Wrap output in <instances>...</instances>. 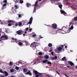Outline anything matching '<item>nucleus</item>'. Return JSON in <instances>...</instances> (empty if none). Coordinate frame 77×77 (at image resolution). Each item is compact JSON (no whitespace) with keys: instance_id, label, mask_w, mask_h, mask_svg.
<instances>
[{"instance_id":"72a5a7b5","label":"nucleus","mask_w":77,"mask_h":77,"mask_svg":"<svg viewBox=\"0 0 77 77\" xmlns=\"http://www.w3.org/2000/svg\"><path fill=\"white\" fill-rule=\"evenodd\" d=\"M12 25V23H9L8 24V26H11Z\"/></svg>"},{"instance_id":"f3484780","label":"nucleus","mask_w":77,"mask_h":77,"mask_svg":"<svg viewBox=\"0 0 77 77\" xmlns=\"http://www.w3.org/2000/svg\"><path fill=\"white\" fill-rule=\"evenodd\" d=\"M68 62L70 64L71 66H73V65H74V63L71 61H69Z\"/></svg>"},{"instance_id":"de8ad7c7","label":"nucleus","mask_w":77,"mask_h":77,"mask_svg":"<svg viewBox=\"0 0 77 77\" xmlns=\"http://www.w3.org/2000/svg\"><path fill=\"white\" fill-rule=\"evenodd\" d=\"M57 58V57L56 56H55V58H54V59H56Z\"/></svg>"},{"instance_id":"79ce46f5","label":"nucleus","mask_w":77,"mask_h":77,"mask_svg":"<svg viewBox=\"0 0 77 77\" xmlns=\"http://www.w3.org/2000/svg\"><path fill=\"white\" fill-rule=\"evenodd\" d=\"M51 51H53V49H51L50 50H49V52H51Z\"/></svg>"},{"instance_id":"bf43d9fd","label":"nucleus","mask_w":77,"mask_h":77,"mask_svg":"<svg viewBox=\"0 0 77 77\" xmlns=\"http://www.w3.org/2000/svg\"><path fill=\"white\" fill-rule=\"evenodd\" d=\"M57 72L58 74H59V72H58V71H57Z\"/></svg>"},{"instance_id":"ea45409f","label":"nucleus","mask_w":77,"mask_h":77,"mask_svg":"<svg viewBox=\"0 0 77 77\" xmlns=\"http://www.w3.org/2000/svg\"><path fill=\"white\" fill-rule=\"evenodd\" d=\"M62 29H58V30H57V32H59V31H60V30H61Z\"/></svg>"},{"instance_id":"69168bd1","label":"nucleus","mask_w":77,"mask_h":77,"mask_svg":"<svg viewBox=\"0 0 77 77\" xmlns=\"http://www.w3.org/2000/svg\"><path fill=\"white\" fill-rule=\"evenodd\" d=\"M1 24H3V23L1 22Z\"/></svg>"},{"instance_id":"c756f323","label":"nucleus","mask_w":77,"mask_h":77,"mask_svg":"<svg viewBox=\"0 0 77 77\" xmlns=\"http://www.w3.org/2000/svg\"><path fill=\"white\" fill-rule=\"evenodd\" d=\"M48 46L50 47H51L52 46V44L51 43H49L48 45Z\"/></svg>"},{"instance_id":"8fccbe9b","label":"nucleus","mask_w":77,"mask_h":77,"mask_svg":"<svg viewBox=\"0 0 77 77\" xmlns=\"http://www.w3.org/2000/svg\"><path fill=\"white\" fill-rule=\"evenodd\" d=\"M22 63H25L26 62L24 61H22Z\"/></svg>"},{"instance_id":"c85d7f7f","label":"nucleus","mask_w":77,"mask_h":77,"mask_svg":"<svg viewBox=\"0 0 77 77\" xmlns=\"http://www.w3.org/2000/svg\"><path fill=\"white\" fill-rule=\"evenodd\" d=\"M59 7L60 8V9H62V5L60 4L59 5Z\"/></svg>"},{"instance_id":"dca6fc26","label":"nucleus","mask_w":77,"mask_h":77,"mask_svg":"<svg viewBox=\"0 0 77 77\" xmlns=\"http://www.w3.org/2000/svg\"><path fill=\"white\" fill-rule=\"evenodd\" d=\"M41 38H42V37H41V36H40L39 38H36L35 39V40L36 41H40V39H41Z\"/></svg>"},{"instance_id":"4be33fe9","label":"nucleus","mask_w":77,"mask_h":77,"mask_svg":"<svg viewBox=\"0 0 77 77\" xmlns=\"http://www.w3.org/2000/svg\"><path fill=\"white\" fill-rule=\"evenodd\" d=\"M18 77H24V75L23 74H20L18 76Z\"/></svg>"},{"instance_id":"f03ea898","label":"nucleus","mask_w":77,"mask_h":77,"mask_svg":"<svg viewBox=\"0 0 77 77\" xmlns=\"http://www.w3.org/2000/svg\"><path fill=\"white\" fill-rule=\"evenodd\" d=\"M62 47H63V45H58L57 46V48L55 49V52L57 53H61L62 50Z\"/></svg>"},{"instance_id":"a18cd8bd","label":"nucleus","mask_w":77,"mask_h":77,"mask_svg":"<svg viewBox=\"0 0 77 77\" xmlns=\"http://www.w3.org/2000/svg\"><path fill=\"white\" fill-rule=\"evenodd\" d=\"M36 12V8H35L34 9L33 12Z\"/></svg>"},{"instance_id":"5701e85b","label":"nucleus","mask_w":77,"mask_h":77,"mask_svg":"<svg viewBox=\"0 0 77 77\" xmlns=\"http://www.w3.org/2000/svg\"><path fill=\"white\" fill-rule=\"evenodd\" d=\"M44 58H45V59H48L49 57H48V55H46L44 56Z\"/></svg>"},{"instance_id":"a878e982","label":"nucleus","mask_w":77,"mask_h":77,"mask_svg":"<svg viewBox=\"0 0 77 77\" xmlns=\"http://www.w3.org/2000/svg\"><path fill=\"white\" fill-rule=\"evenodd\" d=\"M19 45H20V46H23V43H21V42H19Z\"/></svg>"},{"instance_id":"473e14b6","label":"nucleus","mask_w":77,"mask_h":77,"mask_svg":"<svg viewBox=\"0 0 77 77\" xmlns=\"http://www.w3.org/2000/svg\"><path fill=\"white\" fill-rule=\"evenodd\" d=\"M10 72H14V69H11L10 70Z\"/></svg>"},{"instance_id":"09e8293b","label":"nucleus","mask_w":77,"mask_h":77,"mask_svg":"<svg viewBox=\"0 0 77 77\" xmlns=\"http://www.w3.org/2000/svg\"><path fill=\"white\" fill-rule=\"evenodd\" d=\"M32 36L33 37H36V34H34Z\"/></svg>"},{"instance_id":"a211bd4d","label":"nucleus","mask_w":77,"mask_h":77,"mask_svg":"<svg viewBox=\"0 0 77 77\" xmlns=\"http://www.w3.org/2000/svg\"><path fill=\"white\" fill-rule=\"evenodd\" d=\"M18 15L19 18H21V17H22V16H23V15H24V14H18Z\"/></svg>"},{"instance_id":"1a4fd4ad","label":"nucleus","mask_w":77,"mask_h":77,"mask_svg":"<svg viewBox=\"0 0 77 77\" xmlns=\"http://www.w3.org/2000/svg\"><path fill=\"white\" fill-rule=\"evenodd\" d=\"M57 25L56 23H54L52 24V27L53 29H57Z\"/></svg>"},{"instance_id":"393cba45","label":"nucleus","mask_w":77,"mask_h":77,"mask_svg":"<svg viewBox=\"0 0 77 77\" xmlns=\"http://www.w3.org/2000/svg\"><path fill=\"white\" fill-rule=\"evenodd\" d=\"M11 39H12V40H13V41H16L17 40V38H11Z\"/></svg>"},{"instance_id":"5fc2aeb1","label":"nucleus","mask_w":77,"mask_h":77,"mask_svg":"<svg viewBox=\"0 0 77 77\" xmlns=\"http://www.w3.org/2000/svg\"><path fill=\"white\" fill-rule=\"evenodd\" d=\"M64 75H65V76H66L67 77H68V75H66V74H64Z\"/></svg>"},{"instance_id":"4468645a","label":"nucleus","mask_w":77,"mask_h":77,"mask_svg":"<svg viewBox=\"0 0 77 77\" xmlns=\"http://www.w3.org/2000/svg\"><path fill=\"white\" fill-rule=\"evenodd\" d=\"M38 1H36L35 4V6L36 7V8H40V7L38 5Z\"/></svg>"},{"instance_id":"0e129e2a","label":"nucleus","mask_w":77,"mask_h":77,"mask_svg":"<svg viewBox=\"0 0 77 77\" xmlns=\"http://www.w3.org/2000/svg\"><path fill=\"white\" fill-rule=\"evenodd\" d=\"M65 48H67V46H65Z\"/></svg>"},{"instance_id":"7ed1b4c3","label":"nucleus","mask_w":77,"mask_h":77,"mask_svg":"<svg viewBox=\"0 0 77 77\" xmlns=\"http://www.w3.org/2000/svg\"><path fill=\"white\" fill-rule=\"evenodd\" d=\"M8 23H12V25L14 26H13L14 27H16L18 26V24L15 21L12 20H9L8 21Z\"/></svg>"},{"instance_id":"aec40b11","label":"nucleus","mask_w":77,"mask_h":77,"mask_svg":"<svg viewBox=\"0 0 77 77\" xmlns=\"http://www.w3.org/2000/svg\"><path fill=\"white\" fill-rule=\"evenodd\" d=\"M23 71L24 72H27V69L26 68H24L23 69Z\"/></svg>"},{"instance_id":"f8f14e48","label":"nucleus","mask_w":77,"mask_h":77,"mask_svg":"<svg viewBox=\"0 0 77 77\" xmlns=\"http://www.w3.org/2000/svg\"><path fill=\"white\" fill-rule=\"evenodd\" d=\"M17 34L19 35H21L22 33L24 32V31H23L20 30L18 31L17 32Z\"/></svg>"},{"instance_id":"603ef678","label":"nucleus","mask_w":77,"mask_h":77,"mask_svg":"<svg viewBox=\"0 0 77 77\" xmlns=\"http://www.w3.org/2000/svg\"><path fill=\"white\" fill-rule=\"evenodd\" d=\"M29 30V28H26V31H27V30Z\"/></svg>"},{"instance_id":"052dcab7","label":"nucleus","mask_w":77,"mask_h":77,"mask_svg":"<svg viewBox=\"0 0 77 77\" xmlns=\"http://www.w3.org/2000/svg\"><path fill=\"white\" fill-rule=\"evenodd\" d=\"M25 33H27V31L25 32Z\"/></svg>"},{"instance_id":"774afa93","label":"nucleus","mask_w":77,"mask_h":77,"mask_svg":"<svg viewBox=\"0 0 77 77\" xmlns=\"http://www.w3.org/2000/svg\"><path fill=\"white\" fill-rule=\"evenodd\" d=\"M19 41L20 42H21V40H20Z\"/></svg>"},{"instance_id":"6e6d98bb","label":"nucleus","mask_w":77,"mask_h":77,"mask_svg":"<svg viewBox=\"0 0 77 77\" xmlns=\"http://www.w3.org/2000/svg\"><path fill=\"white\" fill-rule=\"evenodd\" d=\"M0 77H5V76L3 75L2 76L1 75H0Z\"/></svg>"},{"instance_id":"2f4dec72","label":"nucleus","mask_w":77,"mask_h":77,"mask_svg":"<svg viewBox=\"0 0 77 77\" xmlns=\"http://www.w3.org/2000/svg\"><path fill=\"white\" fill-rule=\"evenodd\" d=\"M19 68H20L18 66H16L15 67V69H16V70H19Z\"/></svg>"},{"instance_id":"bb28decb","label":"nucleus","mask_w":77,"mask_h":77,"mask_svg":"<svg viewBox=\"0 0 77 77\" xmlns=\"http://www.w3.org/2000/svg\"><path fill=\"white\" fill-rule=\"evenodd\" d=\"M48 62V60H44L43 61V62L44 63H46V62Z\"/></svg>"},{"instance_id":"9b49d317","label":"nucleus","mask_w":77,"mask_h":77,"mask_svg":"<svg viewBox=\"0 0 77 77\" xmlns=\"http://www.w3.org/2000/svg\"><path fill=\"white\" fill-rule=\"evenodd\" d=\"M60 12L61 14H63L65 16H67V14L63 10H60Z\"/></svg>"},{"instance_id":"412c9836","label":"nucleus","mask_w":77,"mask_h":77,"mask_svg":"<svg viewBox=\"0 0 77 77\" xmlns=\"http://www.w3.org/2000/svg\"><path fill=\"white\" fill-rule=\"evenodd\" d=\"M26 6L27 7L29 8V7H30L31 6V5H30L29 3H26Z\"/></svg>"},{"instance_id":"9d476101","label":"nucleus","mask_w":77,"mask_h":77,"mask_svg":"<svg viewBox=\"0 0 77 77\" xmlns=\"http://www.w3.org/2000/svg\"><path fill=\"white\" fill-rule=\"evenodd\" d=\"M0 72L1 73H2V74H5V75H6L7 76L8 75V73L6 71L3 72L2 70H0Z\"/></svg>"},{"instance_id":"f257e3e1","label":"nucleus","mask_w":77,"mask_h":77,"mask_svg":"<svg viewBox=\"0 0 77 77\" xmlns=\"http://www.w3.org/2000/svg\"><path fill=\"white\" fill-rule=\"evenodd\" d=\"M74 22L73 20L72 21V22H70L69 23V26H71V27L69 28V30H67V31H62V33L63 34H65L66 33H69V32L71 30H72L73 29H74V26H73V23Z\"/></svg>"},{"instance_id":"a19ab883","label":"nucleus","mask_w":77,"mask_h":77,"mask_svg":"<svg viewBox=\"0 0 77 77\" xmlns=\"http://www.w3.org/2000/svg\"><path fill=\"white\" fill-rule=\"evenodd\" d=\"M9 65H13V63L11 62H10Z\"/></svg>"},{"instance_id":"423d86ee","label":"nucleus","mask_w":77,"mask_h":77,"mask_svg":"<svg viewBox=\"0 0 77 77\" xmlns=\"http://www.w3.org/2000/svg\"><path fill=\"white\" fill-rule=\"evenodd\" d=\"M39 61V58H36L33 61V62H32V63H34L33 64V65H34V64H36V63H38Z\"/></svg>"},{"instance_id":"864d4df0","label":"nucleus","mask_w":77,"mask_h":77,"mask_svg":"<svg viewBox=\"0 0 77 77\" xmlns=\"http://www.w3.org/2000/svg\"><path fill=\"white\" fill-rule=\"evenodd\" d=\"M29 31H30V32H32V28H31L30 29H29Z\"/></svg>"},{"instance_id":"f704fd0d","label":"nucleus","mask_w":77,"mask_h":77,"mask_svg":"<svg viewBox=\"0 0 77 77\" xmlns=\"http://www.w3.org/2000/svg\"><path fill=\"white\" fill-rule=\"evenodd\" d=\"M48 64H50V65H51V63L50 61H48L47 62Z\"/></svg>"},{"instance_id":"2eb2a0df","label":"nucleus","mask_w":77,"mask_h":77,"mask_svg":"<svg viewBox=\"0 0 77 77\" xmlns=\"http://www.w3.org/2000/svg\"><path fill=\"white\" fill-rule=\"evenodd\" d=\"M38 51H36V54H37V55H38V54H39V55H42V52H40L39 53H38Z\"/></svg>"},{"instance_id":"c03bdc74","label":"nucleus","mask_w":77,"mask_h":77,"mask_svg":"<svg viewBox=\"0 0 77 77\" xmlns=\"http://www.w3.org/2000/svg\"><path fill=\"white\" fill-rule=\"evenodd\" d=\"M46 76H47V77H51V75H46Z\"/></svg>"},{"instance_id":"37998d69","label":"nucleus","mask_w":77,"mask_h":77,"mask_svg":"<svg viewBox=\"0 0 77 77\" xmlns=\"http://www.w3.org/2000/svg\"><path fill=\"white\" fill-rule=\"evenodd\" d=\"M30 71H29L28 72H27L26 73V74H30Z\"/></svg>"},{"instance_id":"7c9ffc66","label":"nucleus","mask_w":77,"mask_h":77,"mask_svg":"<svg viewBox=\"0 0 77 77\" xmlns=\"http://www.w3.org/2000/svg\"><path fill=\"white\" fill-rule=\"evenodd\" d=\"M65 59H66V57H64L62 59V60H63V61H64V60H65Z\"/></svg>"},{"instance_id":"ddd939ff","label":"nucleus","mask_w":77,"mask_h":77,"mask_svg":"<svg viewBox=\"0 0 77 77\" xmlns=\"http://www.w3.org/2000/svg\"><path fill=\"white\" fill-rule=\"evenodd\" d=\"M30 21L28 22L29 24H31L32 23V21H33V17H31L30 18Z\"/></svg>"},{"instance_id":"58836bf2","label":"nucleus","mask_w":77,"mask_h":77,"mask_svg":"<svg viewBox=\"0 0 77 77\" xmlns=\"http://www.w3.org/2000/svg\"><path fill=\"white\" fill-rule=\"evenodd\" d=\"M51 59H52V60H54V57H51Z\"/></svg>"},{"instance_id":"b1692460","label":"nucleus","mask_w":77,"mask_h":77,"mask_svg":"<svg viewBox=\"0 0 77 77\" xmlns=\"http://www.w3.org/2000/svg\"><path fill=\"white\" fill-rule=\"evenodd\" d=\"M6 32L7 33H9L11 32V31H10V29H8L6 31Z\"/></svg>"},{"instance_id":"49530a36","label":"nucleus","mask_w":77,"mask_h":77,"mask_svg":"<svg viewBox=\"0 0 77 77\" xmlns=\"http://www.w3.org/2000/svg\"><path fill=\"white\" fill-rule=\"evenodd\" d=\"M51 55H52V56H53V54H54V52H51Z\"/></svg>"},{"instance_id":"338daca9","label":"nucleus","mask_w":77,"mask_h":77,"mask_svg":"<svg viewBox=\"0 0 77 77\" xmlns=\"http://www.w3.org/2000/svg\"><path fill=\"white\" fill-rule=\"evenodd\" d=\"M75 67H76V68H77V66H75Z\"/></svg>"},{"instance_id":"0eeeda50","label":"nucleus","mask_w":77,"mask_h":77,"mask_svg":"<svg viewBox=\"0 0 77 77\" xmlns=\"http://www.w3.org/2000/svg\"><path fill=\"white\" fill-rule=\"evenodd\" d=\"M3 3H5L3 5V7H2V9H4V8H5V6H6V5L8 3H7V0H4L3 2Z\"/></svg>"},{"instance_id":"39448f33","label":"nucleus","mask_w":77,"mask_h":77,"mask_svg":"<svg viewBox=\"0 0 77 77\" xmlns=\"http://www.w3.org/2000/svg\"><path fill=\"white\" fill-rule=\"evenodd\" d=\"M34 72L35 74H36L35 75L36 77H38L39 76H40V75H41V74L38 72H37L36 71H35Z\"/></svg>"},{"instance_id":"c9c22d12","label":"nucleus","mask_w":77,"mask_h":77,"mask_svg":"<svg viewBox=\"0 0 77 77\" xmlns=\"http://www.w3.org/2000/svg\"><path fill=\"white\" fill-rule=\"evenodd\" d=\"M5 38L6 39H8V36H7L6 35H5Z\"/></svg>"},{"instance_id":"6e6552de","label":"nucleus","mask_w":77,"mask_h":77,"mask_svg":"<svg viewBox=\"0 0 77 77\" xmlns=\"http://www.w3.org/2000/svg\"><path fill=\"white\" fill-rule=\"evenodd\" d=\"M36 44L35 42L32 43L31 45V47H34V48H36Z\"/></svg>"},{"instance_id":"680f3d73","label":"nucleus","mask_w":77,"mask_h":77,"mask_svg":"<svg viewBox=\"0 0 77 77\" xmlns=\"http://www.w3.org/2000/svg\"><path fill=\"white\" fill-rule=\"evenodd\" d=\"M42 0H39V2H41Z\"/></svg>"},{"instance_id":"4c0bfd02","label":"nucleus","mask_w":77,"mask_h":77,"mask_svg":"<svg viewBox=\"0 0 77 77\" xmlns=\"http://www.w3.org/2000/svg\"><path fill=\"white\" fill-rule=\"evenodd\" d=\"M19 24V26H21L22 25V23H19L18 24Z\"/></svg>"},{"instance_id":"cd10ccee","label":"nucleus","mask_w":77,"mask_h":77,"mask_svg":"<svg viewBox=\"0 0 77 77\" xmlns=\"http://www.w3.org/2000/svg\"><path fill=\"white\" fill-rule=\"evenodd\" d=\"M14 1V0H15V1H17V0H13ZM20 0V3H23V1L22 0Z\"/></svg>"},{"instance_id":"20e7f679","label":"nucleus","mask_w":77,"mask_h":77,"mask_svg":"<svg viewBox=\"0 0 77 77\" xmlns=\"http://www.w3.org/2000/svg\"><path fill=\"white\" fill-rule=\"evenodd\" d=\"M19 8V7L17 5H15L14 6V7H13L12 8V9H13V12L14 13V14H15L17 12V11H16V9H18V8Z\"/></svg>"},{"instance_id":"6ab92c4d","label":"nucleus","mask_w":77,"mask_h":77,"mask_svg":"<svg viewBox=\"0 0 77 77\" xmlns=\"http://www.w3.org/2000/svg\"><path fill=\"white\" fill-rule=\"evenodd\" d=\"M72 21H74H74H77V17H75L74 18V19L72 20Z\"/></svg>"},{"instance_id":"13d9d810","label":"nucleus","mask_w":77,"mask_h":77,"mask_svg":"<svg viewBox=\"0 0 77 77\" xmlns=\"http://www.w3.org/2000/svg\"><path fill=\"white\" fill-rule=\"evenodd\" d=\"M66 29V27H63V29Z\"/></svg>"},{"instance_id":"3c124183","label":"nucleus","mask_w":77,"mask_h":77,"mask_svg":"<svg viewBox=\"0 0 77 77\" xmlns=\"http://www.w3.org/2000/svg\"><path fill=\"white\" fill-rule=\"evenodd\" d=\"M27 44H26V45H29V42H26Z\"/></svg>"},{"instance_id":"4d7b16f0","label":"nucleus","mask_w":77,"mask_h":77,"mask_svg":"<svg viewBox=\"0 0 77 77\" xmlns=\"http://www.w3.org/2000/svg\"><path fill=\"white\" fill-rule=\"evenodd\" d=\"M29 75H32V73L30 72L29 73Z\"/></svg>"},{"instance_id":"e2e57ef3","label":"nucleus","mask_w":77,"mask_h":77,"mask_svg":"<svg viewBox=\"0 0 77 77\" xmlns=\"http://www.w3.org/2000/svg\"><path fill=\"white\" fill-rule=\"evenodd\" d=\"M67 67H68V68H70V66H67Z\"/></svg>"},{"instance_id":"e433bc0d","label":"nucleus","mask_w":77,"mask_h":77,"mask_svg":"<svg viewBox=\"0 0 77 77\" xmlns=\"http://www.w3.org/2000/svg\"><path fill=\"white\" fill-rule=\"evenodd\" d=\"M5 35H4L3 36H2L1 38L0 39H2L3 38H5Z\"/></svg>"}]
</instances>
